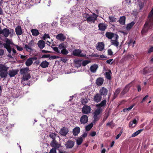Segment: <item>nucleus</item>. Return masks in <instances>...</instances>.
<instances>
[{"mask_svg":"<svg viewBox=\"0 0 153 153\" xmlns=\"http://www.w3.org/2000/svg\"><path fill=\"white\" fill-rule=\"evenodd\" d=\"M74 141L69 140L68 141L65 145L67 148L70 149L72 148L74 146Z\"/></svg>","mask_w":153,"mask_h":153,"instance_id":"nucleus-14","label":"nucleus"},{"mask_svg":"<svg viewBox=\"0 0 153 153\" xmlns=\"http://www.w3.org/2000/svg\"><path fill=\"white\" fill-rule=\"evenodd\" d=\"M148 97V96L147 95L146 96L144 97L143 98V99L142 101H141V102L142 103L144 101H145V100Z\"/></svg>","mask_w":153,"mask_h":153,"instance_id":"nucleus-62","label":"nucleus"},{"mask_svg":"<svg viewBox=\"0 0 153 153\" xmlns=\"http://www.w3.org/2000/svg\"><path fill=\"white\" fill-rule=\"evenodd\" d=\"M131 86V83H130L127 85L125 87L121 93V94L124 95L126 94L128 91V90Z\"/></svg>","mask_w":153,"mask_h":153,"instance_id":"nucleus-13","label":"nucleus"},{"mask_svg":"<svg viewBox=\"0 0 153 153\" xmlns=\"http://www.w3.org/2000/svg\"><path fill=\"white\" fill-rule=\"evenodd\" d=\"M82 112L85 114L89 113L91 111V108L90 106L85 105L82 109Z\"/></svg>","mask_w":153,"mask_h":153,"instance_id":"nucleus-12","label":"nucleus"},{"mask_svg":"<svg viewBox=\"0 0 153 153\" xmlns=\"http://www.w3.org/2000/svg\"><path fill=\"white\" fill-rule=\"evenodd\" d=\"M50 0H45V4L48 6L50 5Z\"/></svg>","mask_w":153,"mask_h":153,"instance_id":"nucleus-49","label":"nucleus"},{"mask_svg":"<svg viewBox=\"0 0 153 153\" xmlns=\"http://www.w3.org/2000/svg\"><path fill=\"white\" fill-rule=\"evenodd\" d=\"M107 89L104 87H102L100 90L99 92L100 94L102 96L105 97L107 95L108 93Z\"/></svg>","mask_w":153,"mask_h":153,"instance_id":"nucleus-10","label":"nucleus"},{"mask_svg":"<svg viewBox=\"0 0 153 153\" xmlns=\"http://www.w3.org/2000/svg\"><path fill=\"white\" fill-rule=\"evenodd\" d=\"M68 131V129L65 128H63L60 130V133L62 135H65L67 134Z\"/></svg>","mask_w":153,"mask_h":153,"instance_id":"nucleus-21","label":"nucleus"},{"mask_svg":"<svg viewBox=\"0 0 153 153\" xmlns=\"http://www.w3.org/2000/svg\"><path fill=\"white\" fill-rule=\"evenodd\" d=\"M120 89L118 88L115 91L114 94V99H115L117 96L120 92Z\"/></svg>","mask_w":153,"mask_h":153,"instance_id":"nucleus-36","label":"nucleus"},{"mask_svg":"<svg viewBox=\"0 0 153 153\" xmlns=\"http://www.w3.org/2000/svg\"><path fill=\"white\" fill-rule=\"evenodd\" d=\"M96 134V132L94 131H93L90 134V135L92 137H94V136Z\"/></svg>","mask_w":153,"mask_h":153,"instance_id":"nucleus-56","label":"nucleus"},{"mask_svg":"<svg viewBox=\"0 0 153 153\" xmlns=\"http://www.w3.org/2000/svg\"><path fill=\"white\" fill-rule=\"evenodd\" d=\"M134 106V105H132L128 108H124L123 110V111L124 112H126L127 111H129Z\"/></svg>","mask_w":153,"mask_h":153,"instance_id":"nucleus-42","label":"nucleus"},{"mask_svg":"<svg viewBox=\"0 0 153 153\" xmlns=\"http://www.w3.org/2000/svg\"><path fill=\"white\" fill-rule=\"evenodd\" d=\"M97 16L96 14L93 13L91 16H89L86 19L87 22L88 23H94L95 20L97 19Z\"/></svg>","mask_w":153,"mask_h":153,"instance_id":"nucleus-5","label":"nucleus"},{"mask_svg":"<svg viewBox=\"0 0 153 153\" xmlns=\"http://www.w3.org/2000/svg\"><path fill=\"white\" fill-rule=\"evenodd\" d=\"M15 32L17 35H21L23 33L21 27L19 26H17L15 28Z\"/></svg>","mask_w":153,"mask_h":153,"instance_id":"nucleus-17","label":"nucleus"},{"mask_svg":"<svg viewBox=\"0 0 153 153\" xmlns=\"http://www.w3.org/2000/svg\"><path fill=\"white\" fill-rule=\"evenodd\" d=\"M135 24V23L134 22H131L130 23L128 24L126 26V29L127 30H129L131 29L132 27Z\"/></svg>","mask_w":153,"mask_h":153,"instance_id":"nucleus-34","label":"nucleus"},{"mask_svg":"<svg viewBox=\"0 0 153 153\" xmlns=\"http://www.w3.org/2000/svg\"><path fill=\"white\" fill-rule=\"evenodd\" d=\"M152 52H153V47H152L149 49L148 51V53H150Z\"/></svg>","mask_w":153,"mask_h":153,"instance_id":"nucleus-58","label":"nucleus"},{"mask_svg":"<svg viewBox=\"0 0 153 153\" xmlns=\"http://www.w3.org/2000/svg\"><path fill=\"white\" fill-rule=\"evenodd\" d=\"M50 145L55 149L59 147V145L56 140H53L51 142Z\"/></svg>","mask_w":153,"mask_h":153,"instance_id":"nucleus-19","label":"nucleus"},{"mask_svg":"<svg viewBox=\"0 0 153 153\" xmlns=\"http://www.w3.org/2000/svg\"><path fill=\"white\" fill-rule=\"evenodd\" d=\"M67 46V43L64 42L59 45L58 48L54 47L53 48L54 51L58 53H61L63 54L66 55L68 54V53L66 49Z\"/></svg>","mask_w":153,"mask_h":153,"instance_id":"nucleus-3","label":"nucleus"},{"mask_svg":"<svg viewBox=\"0 0 153 153\" xmlns=\"http://www.w3.org/2000/svg\"><path fill=\"white\" fill-rule=\"evenodd\" d=\"M15 46L16 47L18 51H21L23 50V48L22 47L19 46L17 45H15Z\"/></svg>","mask_w":153,"mask_h":153,"instance_id":"nucleus-48","label":"nucleus"},{"mask_svg":"<svg viewBox=\"0 0 153 153\" xmlns=\"http://www.w3.org/2000/svg\"><path fill=\"white\" fill-rule=\"evenodd\" d=\"M93 123H91L87 126H86L85 127V129L87 131H89L92 127L93 126Z\"/></svg>","mask_w":153,"mask_h":153,"instance_id":"nucleus-40","label":"nucleus"},{"mask_svg":"<svg viewBox=\"0 0 153 153\" xmlns=\"http://www.w3.org/2000/svg\"><path fill=\"white\" fill-rule=\"evenodd\" d=\"M106 36L108 39H111L112 38H116V39L118 38L119 36L117 34H114L110 32H107L105 33Z\"/></svg>","mask_w":153,"mask_h":153,"instance_id":"nucleus-9","label":"nucleus"},{"mask_svg":"<svg viewBox=\"0 0 153 153\" xmlns=\"http://www.w3.org/2000/svg\"><path fill=\"white\" fill-rule=\"evenodd\" d=\"M108 54L109 55H111L113 54V52L111 49H109L108 50Z\"/></svg>","mask_w":153,"mask_h":153,"instance_id":"nucleus-55","label":"nucleus"},{"mask_svg":"<svg viewBox=\"0 0 153 153\" xmlns=\"http://www.w3.org/2000/svg\"><path fill=\"white\" fill-rule=\"evenodd\" d=\"M114 40H111V45H113L114 46L117 47L119 45V43L118 42L117 39H116V38H114Z\"/></svg>","mask_w":153,"mask_h":153,"instance_id":"nucleus-27","label":"nucleus"},{"mask_svg":"<svg viewBox=\"0 0 153 153\" xmlns=\"http://www.w3.org/2000/svg\"><path fill=\"white\" fill-rule=\"evenodd\" d=\"M111 73V72L110 71H109V72H106L105 73V77L108 79H110L111 78V76L110 75V73Z\"/></svg>","mask_w":153,"mask_h":153,"instance_id":"nucleus-39","label":"nucleus"},{"mask_svg":"<svg viewBox=\"0 0 153 153\" xmlns=\"http://www.w3.org/2000/svg\"><path fill=\"white\" fill-rule=\"evenodd\" d=\"M122 133H123V131L122 130H121L120 131V133L118 135H117V136H116V139H118L119 138V137H120V136L121 135Z\"/></svg>","mask_w":153,"mask_h":153,"instance_id":"nucleus-53","label":"nucleus"},{"mask_svg":"<svg viewBox=\"0 0 153 153\" xmlns=\"http://www.w3.org/2000/svg\"><path fill=\"white\" fill-rule=\"evenodd\" d=\"M90 62V61L89 60H86L83 61L82 62V65L84 66L86 65L87 64H88Z\"/></svg>","mask_w":153,"mask_h":153,"instance_id":"nucleus-45","label":"nucleus"},{"mask_svg":"<svg viewBox=\"0 0 153 153\" xmlns=\"http://www.w3.org/2000/svg\"><path fill=\"white\" fill-rule=\"evenodd\" d=\"M98 27L100 30L104 31L106 28L107 26L103 24L100 23L99 24Z\"/></svg>","mask_w":153,"mask_h":153,"instance_id":"nucleus-28","label":"nucleus"},{"mask_svg":"<svg viewBox=\"0 0 153 153\" xmlns=\"http://www.w3.org/2000/svg\"><path fill=\"white\" fill-rule=\"evenodd\" d=\"M73 54L77 56L82 57L86 56L85 54L81 53V51L79 49L75 50L73 53Z\"/></svg>","mask_w":153,"mask_h":153,"instance_id":"nucleus-8","label":"nucleus"},{"mask_svg":"<svg viewBox=\"0 0 153 153\" xmlns=\"http://www.w3.org/2000/svg\"><path fill=\"white\" fill-rule=\"evenodd\" d=\"M1 34H2L5 37H7L10 34V30L7 28H4L2 30Z\"/></svg>","mask_w":153,"mask_h":153,"instance_id":"nucleus-16","label":"nucleus"},{"mask_svg":"<svg viewBox=\"0 0 153 153\" xmlns=\"http://www.w3.org/2000/svg\"><path fill=\"white\" fill-rule=\"evenodd\" d=\"M83 139L82 137H80L76 139V143L78 145H80L82 143Z\"/></svg>","mask_w":153,"mask_h":153,"instance_id":"nucleus-37","label":"nucleus"},{"mask_svg":"<svg viewBox=\"0 0 153 153\" xmlns=\"http://www.w3.org/2000/svg\"><path fill=\"white\" fill-rule=\"evenodd\" d=\"M143 129L139 130L134 133H133L132 135H131L132 137H134L138 135L140 133V132L143 131Z\"/></svg>","mask_w":153,"mask_h":153,"instance_id":"nucleus-35","label":"nucleus"},{"mask_svg":"<svg viewBox=\"0 0 153 153\" xmlns=\"http://www.w3.org/2000/svg\"><path fill=\"white\" fill-rule=\"evenodd\" d=\"M35 43L34 41L32 40L28 44V45H25L24 48H25L27 51H32V47L34 46Z\"/></svg>","mask_w":153,"mask_h":153,"instance_id":"nucleus-6","label":"nucleus"},{"mask_svg":"<svg viewBox=\"0 0 153 153\" xmlns=\"http://www.w3.org/2000/svg\"><path fill=\"white\" fill-rule=\"evenodd\" d=\"M125 2L127 5H130L131 3V0H126Z\"/></svg>","mask_w":153,"mask_h":153,"instance_id":"nucleus-52","label":"nucleus"},{"mask_svg":"<svg viewBox=\"0 0 153 153\" xmlns=\"http://www.w3.org/2000/svg\"><path fill=\"white\" fill-rule=\"evenodd\" d=\"M106 103V101L105 100H104L102 101L99 105L101 107L104 106H105Z\"/></svg>","mask_w":153,"mask_h":153,"instance_id":"nucleus-43","label":"nucleus"},{"mask_svg":"<svg viewBox=\"0 0 153 153\" xmlns=\"http://www.w3.org/2000/svg\"><path fill=\"white\" fill-rule=\"evenodd\" d=\"M31 31L32 35L33 36H36L39 34L38 30L36 29H32Z\"/></svg>","mask_w":153,"mask_h":153,"instance_id":"nucleus-32","label":"nucleus"},{"mask_svg":"<svg viewBox=\"0 0 153 153\" xmlns=\"http://www.w3.org/2000/svg\"><path fill=\"white\" fill-rule=\"evenodd\" d=\"M56 38L57 39L61 41H64L66 39L65 36L62 33L58 34L56 36Z\"/></svg>","mask_w":153,"mask_h":153,"instance_id":"nucleus-22","label":"nucleus"},{"mask_svg":"<svg viewBox=\"0 0 153 153\" xmlns=\"http://www.w3.org/2000/svg\"><path fill=\"white\" fill-rule=\"evenodd\" d=\"M29 71L30 70L28 68H22L20 70V73L21 75L23 76L26 75L27 74H29Z\"/></svg>","mask_w":153,"mask_h":153,"instance_id":"nucleus-11","label":"nucleus"},{"mask_svg":"<svg viewBox=\"0 0 153 153\" xmlns=\"http://www.w3.org/2000/svg\"><path fill=\"white\" fill-rule=\"evenodd\" d=\"M102 99L101 96L99 94H96L94 96V100L95 102H98L100 101Z\"/></svg>","mask_w":153,"mask_h":153,"instance_id":"nucleus-18","label":"nucleus"},{"mask_svg":"<svg viewBox=\"0 0 153 153\" xmlns=\"http://www.w3.org/2000/svg\"><path fill=\"white\" fill-rule=\"evenodd\" d=\"M88 120V117L87 115H82L81 117L80 122L81 124H85Z\"/></svg>","mask_w":153,"mask_h":153,"instance_id":"nucleus-15","label":"nucleus"},{"mask_svg":"<svg viewBox=\"0 0 153 153\" xmlns=\"http://www.w3.org/2000/svg\"><path fill=\"white\" fill-rule=\"evenodd\" d=\"M125 17L124 16H123L120 17L119 21L121 24L123 25L125 24Z\"/></svg>","mask_w":153,"mask_h":153,"instance_id":"nucleus-31","label":"nucleus"},{"mask_svg":"<svg viewBox=\"0 0 153 153\" xmlns=\"http://www.w3.org/2000/svg\"><path fill=\"white\" fill-rule=\"evenodd\" d=\"M49 63L46 61H42L40 65V66L42 68H45L47 67L49 65Z\"/></svg>","mask_w":153,"mask_h":153,"instance_id":"nucleus-29","label":"nucleus"},{"mask_svg":"<svg viewBox=\"0 0 153 153\" xmlns=\"http://www.w3.org/2000/svg\"><path fill=\"white\" fill-rule=\"evenodd\" d=\"M105 44L102 42H99L96 46L97 49L100 51H102L104 49Z\"/></svg>","mask_w":153,"mask_h":153,"instance_id":"nucleus-7","label":"nucleus"},{"mask_svg":"<svg viewBox=\"0 0 153 153\" xmlns=\"http://www.w3.org/2000/svg\"><path fill=\"white\" fill-rule=\"evenodd\" d=\"M153 25V8L148 16V19L145 24L144 27L141 31L143 34L146 32L149 29H151Z\"/></svg>","mask_w":153,"mask_h":153,"instance_id":"nucleus-2","label":"nucleus"},{"mask_svg":"<svg viewBox=\"0 0 153 153\" xmlns=\"http://www.w3.org/2000/svg\"><path fill=\"white\" fill-rule=\"evenodd\" d=\"M33 62L30 58H29L25 62V65L27 66L31 65L33 63Z\"/></svg>","mask_w":153,"mask_h":153,"instance_id":"nucleus-33","label":"nucleus"},{"mask_svg":"<svg viewBox=\"0 0 153 153\" xmlns=\"http://www.w3.org/2000/svg\"><path fill=\"white\" fill-rule=\"evenodd\" d=\"M75 65L77 67H80L82 63L81 61V60H77L75 62Z\"/></svg>","mask_w":153,"mask_h":153,"instance_id":"nucleus-44","label":"nucleus"},{"mask_svg":"<svg viewBox=\"0 0 153 153\" xmlns=\"http://www.w3.org/2000/svg\"><path fill=\"white\" fill-rule=\"evenodd\" d=\"M12 42L10 40L7 39L6 43H4L3 45L4 48L10 47V45L12 44Z\"/></svg>","mask_w":153,"mask_h":153,"instance_id":"nucleus-24","label":"nucleus"},{"mask_svg":"<svg viewBox=\"0 0 153 153\" xmlns=\"http://www.w3.org/2000/svg\"><path fill=\"white\" fill-rule=\"evenodd\" d=\"M104 80L102 78L100 77L96 80V84L99 86L101 85L103 83Z\"/></svg>","mask_w":153,"mask_h":153,"instance_id":"nucleus-30","label":"nucleus"},{"mask_svg":"<svg viewBox=\"0 0 153 153\" xmlns=\"http://www.w3.org/2000/svg\"><path fill=\"white\" fill-rule=\"evenodd\" d=\"M37 44L38 46L40 49L43 48L45 46V44L44 41L42 40H41L39 41Z\"/></svg>","mask_w":153,"mask_h":153,"instance_id":"nucleus-26","label":"nucleus"},{"mask_svg":"<svg viewBox=\"0 0 153 153\" xmlns=\"http://www.w3.org/2000/svg\"><path fill=\"white\" fill-rule=\"evenodd\" d=\"M87 135V133L86 132L84 133L83 134L80 136V137H82V138L83 137L84 138H85L86 137Z\"/></svg>","mask_w":153,"mask_h":153,"instance_id":"nucleus-61","label":"nucleus"},{"mask_svg":"<svg viewBox=\"0 0 153 153\" xmlns=\"http://www.w3.org/2000/svg\"><path fill=\"white\" fill-rule=\"evenodd\" d=\"M137 123V121L136 119H135L129 123V127L131 128H133L136 126Z\"/></svg>","mask_w":153,"mask_h":153,"instance_id":"nucleus-25","label":"nucleus"},{"mask_svg":"<svg viewBox=\"0 0 153 153\" xmlns=\"http://www.w3.org/2000/svg\"><path fill=\"white\" fill-rule=\"evenodd\" d=\"M49 153H56V149L55 148L52 149Z\"/></svg>","mask_w":153,"mask_h":153,"instance_id":"nucleus-50","label":"nucleus"},{"mask_svg":"<svg viewBox=\"0 0 153 153\" xmlns=\"http://www.w3.org/2000/svg\"><path fill=\"white\" fill-rule=\"evenodd\" d=\"M80 131V128L79 127H76L73 130V133L74 135V136L77 135L79 133Z\"/></svg>","mask_w":153,"mask_h":153,"instance_id":"nucleus-20","label":"nucleus"},{"mask_svg":"<svg viewBox=\"0 0 153 153\" xmlns=\"http://www.w3.org/2000/svg\"><path fill=\"white\" fill-rule=\"evenodd\" d=\"M5 48L7 50V51H8V52L9 53H11V51H12V50H11V47H5Z\"/></svg>","mask_w":153,"mask_h":153,"instance_id":"nucleus-59","label":"nucleus"},{"mask_svg":"<svg viewBox=\"0 0 153 153\" xmlns=\"http://www.w3.org/2000/svg\"><path fill=\"white\" fill-rule=\"evenodd\" d=\"M9 68V67L6 65L0 64V77L1 78H5L8 74L10 77H13L17 74L18 71L16 70H10L8 72Z\"/></svg>","mask_w":153,"mask_h":153,"instance_id":"nucleus-1","label":"nucleus"},{"mask_svg":"<svg viewBox=\"0 0 153 153\" xmlns=\"http://www.w3.org/2000/svg\"><path fill=\"white\" fill-rule=\"evenodd\" d=\"M107 126H110L111 128H113L114 126V125L113 124V121H112L108 123L107 124Z\"/></svg>","mask_w":153,"mask_h":153,"instance_id":"nucleus-46","label":"nucleus"},{"mask_svg":"<svg viewBox=\"0 0 153 153\" xmlns=\"http://www.w3.org/2000/svg\"><path fill=\"white\" fill-rule=\"evenodd\" d=\"M43 38L44 39H46L47 38H49L50 36L48 34H45L43 36Z\"/></svg>","mask_w":153,"mask_h":153,"instance_id":"nucleus-54","label":"nucleus"},{"mask_svg":"<svg viewBox=\"0 0 153 153\" xmlns=\"http://www.w3.org/2000/svg\"><path fill=\"white\" fill-rule=\"evenodd\" d=\"M102 111V109L100 108L97 109L94 112L95 115H99Z\"/></svg>","mask_w":153,"mask_h":153,"instance_id":"nucleus-41","label":"nucleus"},{"mask_svg":"<svg viewBox=\"0 0 153 153\" xmlns=\"http://www.w3.org/2000/svg\"><path fill=\"white\" fill-rule=\"evenodd\" d=\"M31 78V76L30 74L23 75L22 80V83L23 85H25L28 84V80Z\"/></svg>","mask_w":153,"mask_h":153,"instance_id":"nucleus-4","label":"nucleus"},{"mask_svg":"<svg viewBox=\"0 0 153 153\" xmlns=\"http://www.w3.org/2000/svg\"><path fill=\"white\" fill-rule=\"evenodd\" d=\"M93 117L94 119V121H97L98 120L99 118L97 117V115H94Z\"/></svg>","mask_w":153,"mask_h":153,"instance_id":"nucleus-57","label":"nucleus"},{"mask_svg":"<svg viewBox=\"0 0 153 153\" xmlns=\"http://www.w3.org/2000/svg\"><path fill=\"white\" fill-rule=\"evenodd\" d=\"M56 134L54 133H51L49 134V137L53 140H55Z\"/></svg>","mask_w":153,"mask_h":153,"instance_id":"nucleus-38","label":"nucleus"},{"mask_svg":"<svg viewBox=\"0 0 153 153\" xmlns=\"http://www.w3.org/2000/svg\"><path fill=\"white\" fill-rule=\"evenodd\" d=\"M4 53V51L1 49H0V56H2Z\"/></svg>","mask_w":153,"mask_h":153,"instance_id":"nucleus-63","label":"nucleus"},{"mask_svg":"<svg viewBox=\"0 0 153 153\" xmlns=\"http://www.w3.org/2000/svg\"><path fill=\"white\" fill-rule=\"evenodd\" d=\"M87 102V100L83 99L82 100V103L83 104H86Z\"/></svg>","mask_w":153,"mask_h":153,"instance_id":"nucleus-64","label":"nucleus"},{"mask_svg":"<svg viewBox=\"0 0 153 153\" xmlns=\"http://www.w3.org/2000/svg\"><path fill=\"white\" fill-rule=\"evenodd\" d=\"M134 57V56L132 54H129L127 56V58L128 59H132Z\"/></svg>","mask_w":153,"mask_h":153,"instance_id":"nucleus-51","label":"nucleus"},{"mask_svg":"<svg viewBox=\"0 0 153 153\" xmlns=\"http://www.w3.org/2000/svg\"><path fill=\"white\" fill-rule=\"evenodd\" d=\"M113 59H109L106 61V62L108 64H111L112 63V62L113 61Z\"/></svg>","mask_w":153,"mask_h":153,"instance_id":"nucleus-60","label":"nucleus"},{"mask_svg":"<svg viewBox=\"0 0 153 153\" xmlns=\"http://www.w3.org/2000/svg\"><path fill=\"white\" fill-rule=\"evenodd\" d=\"M109 19L110 22H115L117 20L116 18H115L114 17L109 16Z\"/></svg>","mask_w":153,"mask_h":153,"instance_id":"nucleus-47","label":"nucleus"},{"mask_svg":"<svg viewBox=\"0 0 153 153\" xmlns=\"http://www.w3.org/2000/svg\"><path fill=\"white\" fill-rule=\"evenodd\" d=\"M98 67L97 65L94 64L90 67V70L91 72L92 73H95L98 68Z\"/></svg>","mask_w":153,"mask_h":153,"instance_id":"nucleus-23","label":"nucleus"}]
</instances>
